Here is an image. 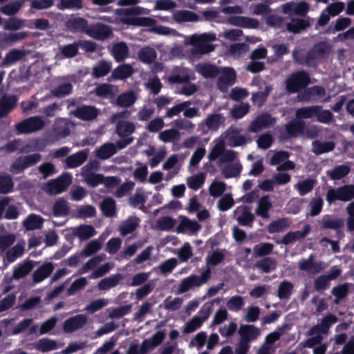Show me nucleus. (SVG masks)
I'll list each match as a JSON object with an SVG mask.
<instances>
[{"mask_svg": "<svg viewBox=\"0 0 354 354\" xmlns=\"http://www.w3.org/2000/svg\"><path fill=\"white\" fill-rule=\"evenodd\" d=\"M33 264L32 261H29L25 262L13 271L12 277L15 279H20L27 276L32 270Z\"/></svg>", "mask_w": 354, "mask_h": 354, "instance_id": "55", "label": "nucleus"}, {"mask_svg": "<svg viewBox=\"0 0 354 354\" xmlns=\"http://www.w3.org/2000/svg\"><path fill=\"white\" fill-rule=\"evenodd\" d=\"M54 270V265L51 262L44 263L39 267L32 274V280L38 283L48 277Z\"/></svg>", "mask_w": 354, "mask_h": 354, "instance_id": "21", "label": "nucleus"}, {"mask_svg": "<svg viewBox=\"0 0 354 354\" xmlns=\"http://www.w3.org/2000/svg\"><path fill=\"white\" fill-rule=\"evenodd\" d=\"M62 55L66 58H72L79 53L78 42L64 45L60 48Z\"/></svg>", "mask_w": 354, "mask_h": 354, "instance_id": "64", "label": "nucleus"}, {"mask_svg": "<svg viewBox=\"0 0 354 354\" xmlns=\"http://www.w3.org/2000/svg\"><path fill=\"white\" fill-rule=\"evenodd\" d=\"M93 226L91 225H80L75 227V234L81 240H88L95 234Z\"/></svg>", "mask_w": 354, "mask_h": 354, "instance_id": "37", "label": "nucleus"}, {"mask_svg": "<svg viewBox=\"0 0 354 354\" xmlns=\"http://www.w3.org/2000/svg\"><path fill=\"white\" fill-rule=\"evenodd\" d=\"M310 83V77L305 71L292 73L286 81V89L290 93H295Z\"/></svg>", "mask_w": 354, "mask_h": 354, "instance_id": "2", "label": "nucleus"}, {"mask_svg": "<svg viewBox=\"0 0 354 354\" xmlns=\"http://www.w3.org/2000/svg\"><path fill=\"white\" fill-rule=\"evenodd\" d=\"M88 158V151L83 149L78 152L68 156L66 159L67 168H75L82 165L86 162Z\"/></svg>", "mask_w": 354, "mask_h": 354, "instance_id": "24", "label": "nucleus"}, {"mask_svg": "<svg viewBox=\"0 0 354 354\" xmlns=\"http://www.w3.org/2000/svg\"><path fill=\"white\" fill-rule=\"evenodd\" d=\"M312 19L307 16L305 18L292 17L286 24V30L294 34L300 33L310 26Z\"/></svg>", "mask_w": 354, "mask_h": 354, "instance_id": "14", "label": "nucleus"}, {"mask_svg": "<svg viewBox=\"0 0 354 354\" xmlns=\"http://www.w3.org/2000/svg\"><path fill=\"white\" fill-rule=\"evenodd\" d=\"M272 207V203L269 201L268 196H262L258 202L256 213L263 218L269 217L268 211Z\"/></svg>", "mask_w": 354, "mask_h": 354, "instance_id": "41", "label": "nucleus"}, {"mask_svg": "<svg viewBox=\"0 0 354 354\" xmlns=\"http://www.w3.org/2000/svg\"><path fill=\"white\" fill-rule=\"evenodd\" d=\"M293 288L294 286L290 281L284 280L279 286L277 296L281 299H288L292 295Z\"/></svg>", "mask_w": 354, "mask_h": 354, "instance_id": "51", "label": "nucleus"}, {"mask_svg": "<svg viewBox=\"0 0 354 354\" xmlns=\"http://www.w3.org/2000/svg\"><path fill=\"white\" fill-rule=\"evenodd\" d=\"M340 201H350L354 198V185H346L338 187Z\"/></svg>", "mask_w": 354, "mask_h": 354, "instance_id": "59", "label": "nucleus"}, {"mask_svg": "<svg viewBox=\"0 0 354 354\" xmlns=\"http://www.w3.org/2000/svg\"><path fill=\"white\" fill-rule=\"evenodd\" d=\"M227 22L231 25L243 28H257L259 21L253 18L244 16H231L227 19Z\"/></svg>", "mask_w": 354, "mask_h": 354, "instance_id": "15", "label": "nucleus"}, {"mask_svg": "<svg viewBox=\"0 0 354 354\" xmlns=\"http://www.w3.org/2000/svg\"><path fill=\"white\" fill-rule=\"evenodd\" d=\"M81 175L84 178V182L90 187H96L103 183L104 175L102 174L87 173Z\"/></svg>", "mask_w": 354, "mask_h": 354, "instance_id": "47", "label": "nucleus"}, {"mask_svg": "<svg viewBox=\"0 0 354 354\" xmlns=\"http://www.w3.org/2000/svg\"><path fill=\"white\" fill-rule=\"evenodd\" d=\"M337 322V317L333 314L326 315L321 322L319 326H315L310 329L309 335H313L315 333L326 334L328 333L330 327Z\"/></svg>", "mask_w": 354, "mask_h": 354, "instance_id": "17", "label": "nucleus"}, {"mask_svg": "<svg viewBox=\"0 0 354 354\" xmlns=\"http://www.w3.org/2000/svg\"><path fill=\"white\" fill-rule=\"evenodd\" d=\"M71 114L83 121H93L99 115L100 109L91 105H82L71 111Z\"/></svg>", "mask_w": 354, "mask_h": 354, "instance_id": "8", "label": "nucleus"}, {"mask_svg": "<svg viewBox=\"0 0 354 354\" xmlns=\"http://www.w3.org/2000/svg\"><path fill=\"white\" fill-rule=\"evenodd\" d=\"M44 223L41 216L35 214L29 215L24 221V225L28 230L41 229Z\"/></svg>", "mask_w": 354, "mask_h": 354, "instance_id": "45", "label": "nucleus"}, {"mask_svg": "<svg viewBox=\"0 0 354 354\" xmlns=\"http://www.w3.org/2000/svg\"><path fill=\"white\" fill-rule=\"evenodd\" d=\"M241 339L249 343L257 339L261 335L260 330L255 326L251 324L242 325L239 328Z\"/></svg>", "mask_w": 354, "mask_h": 354, "instance_id": "18", "label": "nucleus"}, {"mask_svg": "<svg viewBox=\"0 0 354 354\" xmlns=\"http://www.w3.org/2000/svg\"><path fill=\"white\" fill-rule=\"evenodd\" d=\"M122 279L123 276L120 273L112 274L109 277L102 279L98 283V288L101 290H107L111 288H113L118 286Z\"/></svg>", "mask_w": 354, "mask_h": 354, "instance_id": "33", "label": "nucleus"}, {"mask_svg": "<svg viewBox=\"0 0 354 354\" xmlns=\"http://www.w3.org/2000/svg\"><path fill=\"white\" fill-rule=\"evenodd\" d=\"M236 78V74L234 68L230 67L225 68L217 80L218 89L222 92L226 91L229 86L235 83Z\"/></svg>", "mask_w": 354, "mask_h": 354, "instance_id": "12", "label": "nucleus"}, {"mask_svg": "<svg viewBox=\"0 0 354 354\" xmlns=\"http://www.w3.org/2000/svg\"><path fill=\"white\" fill-rule=\"evenodd\" d=\"M242 170L241 164H232L225 166L222 170V174L225 178L236 177L240 175Z\"/></svg>", "mask_w": 354, "mask_h": 354, "instance_id": "61", "label": "nucleus"}, {"mask_svg": "<svg viewBox=\"0 0 354 354\" xmlns=\"http://www.w3.org/2000/svg\"><path fill=\"white\" fill-rule=\"evenodd\" d=\"M174 18L177 22H192L198 21V16L190 10H178L174 15Z\"/></svg>", "mask_w": 354, "mask_h": 354, "instance_id": "40", "label": "nucleus"}, {"mask_svg": "<svg viewBox=\"0 0 354 354\" xmlns=\"http://www.w3.org/2000/svg\"><path fill=\"white\" fill-rule=\"evenodd\" d=\"M117 152V149L113 143H105L96 150L95 156L100 160H106L113 156Z\"/></svg>", "mask_w": 354, "mask_h": 354, "instance_id": "34", "label": "nucleus"}, {"mask_svg": "<svg viewBox=\"0 0 354 354\" xmlns=\"http://www.w3.org/2000/svg\"><path fill=\"white\" fill-rule=\"evenodd\" d=\"M234 201L231 194H226L223 196L217 203L218 209L221 212H225L232 207Z\"/></svg>", "mask_w": 354, "mask_h": 354, "instance_id": "62", "label": "nucleus"}, {"mask_svg": "<svg viewBox=\"0 0 354 354\" xmlns=\"http://www.w3.org/2000/svg\"><path fill=\"white\" fill-rule=\"evenodd\" d=\"M310 232V225L306 224L304 226L302 230L289 232L283 236L282 239L278 241V243L284 245H293L297 241H302Z\"/></svg>", "mask_w": 354, "mask_h": 354, "instance_id": "13", "label": "nucleus"}, {"mask_svg": "<svg viewBox=\"0 0 354 354\" xmlns=\"http://www.w3.org/2000/svg\"><path fill=\"white\" fill-rule=\"evenodd\" d=\"M112 33L110 26L100 22L88 25L86 32V35L97 40H104L111 37Z\"/></svg>", "mask_w": 354, "mask_h": 354, "instance_id": "9", "label": "nucleus"}, {"mask_svg": "<svg viewBox=\"0 0 354 354\" xmlns=\"http://www.w3.org/2000/svg\"><path fill=\"white\" fill-rule=\"evenodd\" d=\"M239 209L241 211V214L236 218L239 224L241 226L251 227L255 218L254 215L250 211L248 206L238 207L234 210V214H236Z\"/></svg>", "mask_w": 354, "mask_h": 354, "instance_id": "23", "label": "nucleus"}, {"mask_svg": "<svg viewBox=\"0 0 354 354\" xmlns=\"http://www.w3.org/2000/svg\"><path fill=\"white\" fill-rule=\"evenodd\" d=\"M216 39L214 33H203L200 35H193L191 43L193 45L192 53L196 57H201L214 50V46L209 44Z\"/></svg>", "mask_w": 354, "mask_h": 354, "instance_id": "1", "label": "nucleus"}, {"mask_svg": "<svg viewBox=\"0 0 354 354\" xmlns=\"http://www.w3.org/2000/svg\"><path fill=\"white\" fill-rule=\"evenodd\" d=\"M45 125L44 121L39 116L28 118L15 125L18 135L28 134L41 130Z\"/></svg>", "mask_w": 354, "mask_h": 354, "instance_id": "4", "label": "nucleus"}, {"mask_svg": "<svg viewBox=\"0 0 354 354\" xmlns=\"http://www.w3.org/2000/svg\"><path fill=\"white\" fill-rule=\"evenodd\" d=\"M223 122L224 118L221 113H214L208 115L205 120V124L208 129L217 131Z\"/></svg>", "mask_w": 354, "mask_h": 354, "instance_id": "48", "label": "nucleus"}, {"mask_svg": "<svg viewBox=\"0 0 354 354\" xmlns=\"http://www.w3.org/2000/svg\"><path fill=\"white\" fill-rule=\"evenodd\" d=\"M321 227L326 230H335V236L338 239L344 236L342 228L344 226V220L342 218H337L331 214H325L321 220Z\"/></svg>", "mask_w": 354, "mask_h": 354, "instance_id": "6", "label": "nucleus"}, {"mask_svg": "<svg viewBox=\"0 0 354 354\" xmlns=\"http://www.w3.org/2000/svg\"><path fill=\"white\" fill-rule=\"evenodd\" d=\"M24 56V53L17 49L11 50L8 52L2 62L3 66H8L14 64L17 61L21 59Z\"/></svg>", "mask_w": 354, "mask_h": 354, "instance_id": "60", "label": "nucleus"}, {"mask_svg": "<svg viewBox=\"0 0 354 354\" xmlns=\"http://www.w3.org/2000/svg\"><path fill=\"white\" fill-rule=\"evenodd\" d=\"M111 69V64L104 60L100 61L93 68L92 75L95 78L102 77L108 75Z\"/></svg>", "mask_w": 354, "mask_h": 354, "instance_id": "44", "label": "nucleus"}, {"mask_svg": "<svg viewBox=\"0 0 354 354\" xmlns=\"http://www.w3.org/2000/svg\"><path fill=\"white\" fill-rule=\"evenodd\" d=\"M14 183L12 177L7 174L0 175V194H6L12 192Z\"/></svg>", "mask_w": 354, "mask_h": 354, "instance_id": "53", "label": "nucleus"}, {"mask_svg": "<svg viewBox=\"0 0 354 354\" xmlns=\"http://www.w3.org/2000/svg\"><path fill=\"white\" fill-rule=\"evenodd\" d=\"M71 181V176L66 173L55 179H52L47 182L44 187V190L50 195L59 194L68 189Z\"/></svg>", "mask_w": 354, "mask_h": 354, "instance_id": "3", "label": "nucleus"}, {"mask_svg": "<svg viewBox=\"0 0 354 354\" xmlns=\"http://www.w3.org/2000/svg\"><path fill=\"white\" fill-rule=\"evenodd\" d=\"M138 57L139 60L142 63L149 64L156 60L157 53L154 48L147 46L142 48L138 51Z\"/></svg>", "mask_w": 354, "mask_h": 354, "instance_id": "36", "label": "nucleus"}, {"mask_svg": "<svg viewBox=\"0 0 354 354\" xmlns=\"http://www.w3.org/2000/svg\"><path fill=\"white\" fill-rule=\"evenodd\" d=\"M35 348L39 351L46 353L57 349V345L55 340L44 337L37 342Z\"/></svg>", "mask_w": 354, "mask_h": 354, "instance_id": "49", "label": "nucleus"}, {"mask_svg": "<svg viewBox=\"0 0 354 354\" xmlns=\"http://www.w3.org/2000/svg\"><path fill=\"white\" fill-rule=\"evenodd\" d=\"M41 156L39 153H32L17 158L10 167V171L16 174L22 173L24 169L35 165L40 161Z\"/></svg>", "mask_w": 354, "mask_h": 354, "instance_id": "5", "label": "nucleus"}, {"mask_svg": "<svg viewBox=\"0 0 354 354\" xmlns=\"http://www.w3.org/2000/svg\"><path fill=\"white\" fill-rule=\"evenodd\" d=\"M197 72L205 78H215L220 74V69L216 65L205 63L198 65Z\"/></svg>", "mask_w": 354, "mask_h": 354, "instance_id": "31", "label": "nucleus"}, {"mask_svg": "<svg viewBox=\"0 0 354 354\" xmlns=\"http://www.w3.org/2000/svg\"><path fill=\"white\" fill-rule=\"evenodd\" d=\"M209 315V309L208 312L202 317L194 316L189 321H188L184 328L183 332L185 333H191L198 328H199L203 323L207 319Z\"/></svg>", "mask_w": 354, "mask_h": 354, "instance_id": "32", "label": "nucleus"}, {"mask_svg": "<svg viewBox=\"0 0 354 354\" xmlns=\"http://www.w3.org/2000/svg\"><path fill=\"white\" fill-rule=\"evenodd\" d=\"M125 23L138 26H151L154 24L155 20L148 17H131L124 19Z\"/></svg>", "mask_w": 354, "mask_h": 354, "instance_id": "50", "label": "nucleus"}, {"mask_svg": "<svg viewBox=\"0 0 354 354\" xmlns=\"http://www.w3.org/2000/svg\"><path fill=\"white\" fill-rule=\"evenodd\" d=\"M201 226L196 221H192L187 217H183L180 221L176 231L178 233H185L189 231L191 233H196L199 231Z\"/></svg>", "mask_w": 354, "mask_h": 354, "instance_id": "27", "label": "nucleus"}, {"mask_svg": "<svg viewBox=\"0 0 354 354\" xmlns=\"http://www.w3.org/2000/svg\"><path fill=\"white\" fill-rule=\"evenodd\" d=\"M158 138L164 142H170L171 141L178 140L180 133L176 129H167L159 133Z\"/></svg>", "mask_w": 354, "mask_h": 354, "instance_id": "63", "label": "nucleus"}, {"mask_svg": "<svg viewBox=\"0 0 354 354\" xmlns=\"http://www.w3.org/2000/svg\"><path fill=\"white\" fill-rule=\"evenodd\" d=\"M331 293L335 296L334 303L338 304L339 301L346 297L348 293V284L344 283L333 288Z\"/></svg>", "mask_w": 354, "mask_h": 354, "instance_id": "52", "label": "nucleus"}, {"mask_svg": "<svg viewBox=\"0 0 354 354\" xmlns=\"http://www.w3.org/2000/svg\"><path fill=\"white\" fill-rule=\"evenodd\" d=\"M315 256L311 254L308 259H301L298 263V268L313 274L319 273L322 270V267L321 263L315 261Z\"/></svg>", "mask_w": 354, "mask_h": 354, "instance_id": "16", "label": "nucleus"}, {"mask_svg": "<svg viewBox=\"0 0 354 354\" xmlns=\"http://www.w3.org/2000/svg\"><path fill=\"white\" fill-rule=\"evenodd\" d=\"M277 261L274 257H266L257 261L254 268L262 273H270L276 270Z\"/></svg>", "mask_w": 354, "mask_h": 354, "instance_id": "22", "label": "nucleus"}, {"mask_svg": "<svg viewBox=\"0 0 354 354\" xmlns=\"http://www.w3.org/2000/svg\"><path fill=\"white\" fill-rule=\"evenodd\" d=\"M25 0H12L0 8V11L6 15H14L19 12Z\"/></svg>", "mask_w": 354, "mask_h": 354, "instance_id": "43", "label": "nucleus"}, {"mask_svg": "<svg viewBox=\"0 0 354 354\" xmlns=\"http://www.w3.org/2000/svg\"><path fill=\"white\" fill-rule=\"evenodd\" d=\"M274 249V245L270 243H260L256 244L253 248L254 257H266L270 254Z\"/></svg>", "mask_w": 354, "mask_h": 354, "instance_id": "39", "label": "nucleus"}, {"mask_svg": "<svg viewBox=\"0 0 354 354\" xmlns=\"http://www.w3.org/2000/svg\"><path fill=\"white\" fill-rule=\"evenodd\" d=\"M53 212L55 216L68 215L69 208L68 207L67 202L63 198L57 200L53 205Z\"/></svg>", "mask_w": 354, "mask_h": 354, "instance_id": "58", "label": "nucleus"}, {"mask_svg": "<svg viewBox=\"0 0 354 354\" xmlns=\"http://www.w3.org/2000/svg\"><path fill=\"white\" fill-rule=\"evenodd\" d=\"M100 209L105 217L111 218L116 214V204L115 200L110 197H105L100 204Z\"/></svg>", "mask_w": 354, "mask_h": 354, "instance_id": "26", "label": "nucleus"}, {"mask_svg": "<svg viewBox=\"0 0 354 354\" xmlns=\"http://www.w3.org/2000/svg\"><path fill=\"white\" fill-rule=\"evenodd\" d=\"M140 219L137 217H130L127 220L122 222L119 226V232L120 235L126 236L133 232L138 227Z\"/></svg>", "mask_w": 354, "mask_h": 354, "instance_id": "29", "label": "nucleus"}, {"mask_svg": "<svg viewBox=\"0 0 354 354\" xmlns=\"http://www.w3.org/2000/svg\"><path fill=\"white\" fill-rule=\"evenodd\" d=\"M319 109V106L318 105L301 107L296 110L295 116L301 120L312 118L316 117V113Z\"/></svg>", "mask_w": 354, "mask_h": 354, "instance_id": "38", "label": "nucleus"}, {"mask_svg": "<svg viewBox=\"0 0 354 354\" xmlns=\"http://www.w3.org/2000/svg\"><path fill=\"white\" fill-rule=\"evenodd\" d=\"M133 73V68L130 64H122L112 71L111 77L113 80H125Z\"/></svg>", "mask_w": 354, "mask_h": 354, "instance_id": "28", "label": "nucleus"}, {"mask_svg": "<svg viewBox=\"0 0 354 354\" xmlns=\"http://www.w3.org/2000/svg\"><path fill=\"white\" fill-rule=\"evenodd\" d=\"M136 97L133 92L129 91L120 94L117 98V104L121 107H129L133 104Z\"/></svg>", "mask_w": 354, "mask_h": 354, "instance_id": "56", "label": "nucleus"}, {"mask_svg": "<svg viewBox=\"0 0 354 354\" xmlns=\"http://www.w3.org/2000/svg\"><path fill=\"white\" fill-rule=\"evenodd\" d=\"M17 101L15 95H5L0 99V118L6 117L15 107Z\"/></svg>", "mask_w": 354, "mask_h": 354, "instance_id": "25", "label": "nucleus"}, {"mask_svg": "<svg viewBox=\"0 0 354 354\" xmlns=\"http://www.w3.org/2000/svg\"><path fill=\"white\" fill-rule=\"evenodd\" d=\"M211 277V269L208 266L201 274V277L195 274H192L188 277L192 287L200 286L206 283Z\"/></svg>", "mask_w": 354, "mask_h": 354, "instance_id": "54", "label": "nucleus"}, {"mask_svg": "<svg viewBox=\"0 0 354 354\" xmlns=\"http://www.w3.org/2000/svg\"><path fill=\"white\" fill-rule=\"evenodd\" d=\"M111 54L115 62H122L129 57V48L124 41L118 42L113 44Z\"/></svg>", "mask_w": 354, "mask_h": 354, "instance_id": "20", "label": "nucleus"}, {"mask_svg": "<svg viewBox=\"0 0 354 354\" xmlns=\"http://www.w3.org/2000/svg\"><path fill=\"white\" fill-rule=\"evenodd\" d=\"M305 127L306 123L304 120L295 118L286 124V135L283 137L286 140L297 138L300 134H303Z\"/></svg>", "mask_w": 354, "mask_h": 354, "instance_id": "11", "label": "nucleus"}, {"mask_svg": "<svg viewBox=\"0 0 354 354\" xmlns=\"http://www.w3.org/2000/svg\"><path fill=\"white\" fill-rule=\"evenodd\" d=\"M88 318L84 314H79L66 319L63 324V329L67 333H72L82 328L87 323Z\"/></svg>", "mask_w": 354, "mask_h": 354, "instance_id": "10", "label": "nucleus"}, {"mask_svg": "<svg viewBox=\"0 0 354 354\" xmlns=\"http://www.w3.org/2000/svg\"><path fill=\"white\" fill-rule=\"evenodd\" d=\"M227 142L230 147H239L246 143V138L243 135L239 134L237 131L233 130L227 132L226 136Z\"/></svg>", "mask_w": 354, "mask_h": 354, "instance_id": "46", "label": "nucleus"}, {"mask_svg": "<svg viewBox=\"0 0 354 354\" xmlns=\"http://www.w3.org/2000/svg\"><path fill=\"white\" fill-rule=\"evenodd\" d=\"M275 122V118L272 117L270 113L263 112L257 115L250 123L248 131L252 133H258L264 129L270 128L274 125Z\"/></svg>", "mask_w": 354, "mask_h": 354, "instance_id": "7", "label": "nucleus"}, {"mask_svg": "<svg viewBox=\"0 0 354 354\" xmlns=\"http://www.w3.org/2000/svg\"><path fill=\"white\" fill-rule=\"evenodd\" d=\"M72 92L73 86L70 82L63 83L51 90L52 95L56 97H63Z\"/></svg>", "mask_w": 354, "mask_h": 354, "instance_id": "57", "label": "nucleus"}, {"mask_svg": "<svg viewBox=\"0 0 354 354\" xmlns=\"http://www.w3.org/2000/svg\"><path fill=\"white\" fill-rule=\"evenodd\" d=\"M351 171L349 166L342 165L336 166L333 170L328 171L327 175L331 180H337L346 176Z\"/></svg>", "mask_w": 354, "mask_h": 354, "instance_id": "42", "label": "nucleus"}, {"mask_svg": "<svg viewBox=\"0 0 354 354\" xmlns=\"http://www.w3.org/2000/svg\"><path fill=\"white\" fill-rule=\"evenodd\" d=\"M136 130L133 122L127 120H120L116 124V133L121 138L128 137Z\"/></svg>", "mask_w": 354, "mask_h": 354, "instance_id": "35", "label": "nucleus"}, {"mask_svg": "<svg viewBox=\"0 0 354 354\" xmlns=\"http://www.w3.org/2000/svg\"><path fill=\"white\" fill-rule=\"evenodd\" d=\"M335 148V144L333 141L321 142L315 140L312 143V151L316 155H321L332 151Z\"/></svg>", "mask_w": 354, "mask_h": 354, "instance_id": "30", "label": "nucleus"}, {"mask_svg": "<svg viewBox=\"0 0 354 354\" xmlns=\"http://www.w3.org/2000/svg\"><path fill=\"white\" fill-rule=\"evenodd\" d=\"M66 26L72 32H84L86 34L88 28V21L80 17L69 19L67 20Z\"/></svg>", "mask_w": 354, "mask_h": 354, "instance_id": "19", "label": "nucleus"}]
</instances>
